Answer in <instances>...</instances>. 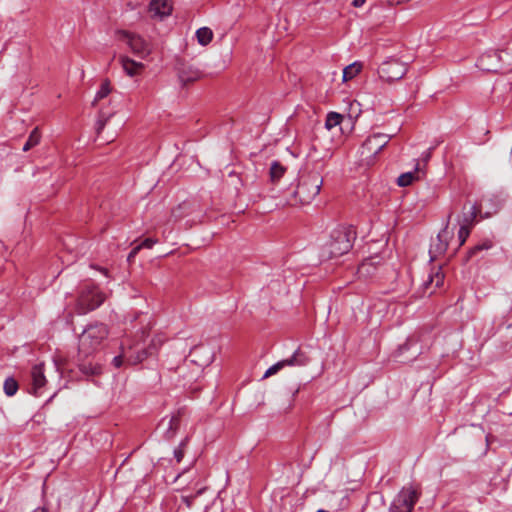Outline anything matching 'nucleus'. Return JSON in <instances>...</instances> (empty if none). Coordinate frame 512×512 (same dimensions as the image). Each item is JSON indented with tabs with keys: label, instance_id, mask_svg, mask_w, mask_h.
Returning <instances> with one entry per match:
<instances>
[{
	"label": "nucleus",
	"instance_id": "nucleus-1",
	"mask_svg": "<svg viewBox=\"0 0 512 512\" xmlns=\"http://www.w3.org/2000/svg\"><path fill=\"white\" fill-rule=\"evenodd\" d=\"M108 335L109 330L105 324L93 323L88 325L78 338L79 356L89 357L100 350Z\"/></svg>",
	"mask_w": 512,
	"mask_h": 512
},
{
	"label": "nucleus",
	"instance_id": "nucleus-2",
	"mask_svg": "<svg viewBox=\"0 0 512 512\" xmlns=\"http://www.w3.org/2000/svg\"><path fill=\"white\" fill-rule=\"evenodd\" d=\"M355 232L349 227H338L334 229L329 240L322 248V257L334 258L347 253L353 246Z\"/></svg>",
	"mask_w": 512,
	"mask_h": 512
},
{
	"label": "nucleus",
	"instance_id": "nucleus-3",
	"mask_svg": "<svg viewBox=\"0 0 512 512\" xmlns=\"http://www.w3.org/2000/svg\"><path fill=\"white\" fill-rule=\"evenodd\" d=\"M323 184L322 177L317 172L302 174L294 191V197L302 205L309 204L319 194Z\"/></svg>",
	"mask_w": 512,
	"mask_h": 512
},
{
	"label": "nucleus",
	"instance_id": "nucleus-4",
	"mask_svg": "<svg viewBox=\"0 0 512 512\" xmlns=\"http://www.w3.org/2000/svg\"><path fill=\"white\" fill-rule=\"evenodd\" d=\"M105 299V294L97 286L84 285L79 291L76 311L78 314H87L97 309Z\"/></svg>",
	"mask_w": 512,
	"mask_h": 512
},
{
	"label": "nucleus",
	"instance_id": "nucleus-5",
	"mask_svg": "<svg viewBox=\"0 0 512 512\" xmlns=\"http://www.w3.org/2000/svg\"><path fill=\"white\" fill-rule=\"evenodd\" d=\"M156 350L157 347L153 341L147 349L140 348L138 343L127 348L122 346V354L115 356L112 362L116 368H119L123 364V357H126L131 364L135 365L144 361L148 356L153 355Z\"/></svg>",
	"mask_w": 512,
	"mask_h": 512
},
{
	"label": "nucleus",
	"instance_id": "nucleus-6",
	"mask_svg": "<svg viewBox=\"0 0 512 512\" xmlns=\"http://www.w3.org/2000/svg\"><path fill=\"white\" fill-rule=\"evenodd\" d=\"M119 39L124 41L134 55L141 59H147L152 53V44L142 36L125 30L118 32Z\"/></svg>",
	"mask_w": 512,
	"mask_h": 512
},
{
	"label": "nucleus",
	"instance_id": "nucleus-7",
	"mask_svg": "<svg viewBox=\"0 0 512 512\" xmlns=\"http://www.w3.org/2000/svg\"><path fill=\"white\" fill-rule=\"evenodd\" d=\"M407 73V64L396 58L385 60L378 68L379 77L387 82L400 80Z\"/></svg>",
	"mask_w": 512,
	"mask_h": 512
},
{
	"label": "nucleus",
	"instance_id": "nucleus-8",
	"mask_svg": "<svg viewBox=\"0 0 512 512\" xmlns=\"http://www.w3.org/2000/svg\"><path fill=\"white\" fill-rule=\"evenodd\" d=\"M419 499V493L412 487H404L394 498L391 512H412Z\"/></svg>",
	"mask_w": 512,
	"mask_h": 512
},
{
	"label": "nucleus",
	"instance_id": "nucleus-9",
	"mask_svg": "<svg viewBox=\"0 0 512 512\" xmlns=\"http://www.w3.org/2000/svg\"><path fill=\"white\" fill-rule=\"evenodd\" d=\"M310 362L309 357L307 354L302 351L301 349H297L293 355L287 359L278 361L271 367H269L266 372L264 373V378H268L272 375H275L278 373L281 369H283L286 366H306Z\"/></svg>",
	"mask_w": 512,
	"mask_h": 512
},
{
	"label": "nucleus",
	"instance_id": "nucleus-10",
	"mask_svg": "<svg viewBox=\"0 0 512 512\" xmlns=\"http://www.w3.org/2000/svg\"><path fill=\"white\" fill-rule=\"evenodd\" d=\"M189 359L191 363L195 364L200 370H203L213 362L214 351L205 345L196 346L190 351Z\"/></svg>",
	"mask_w": 512,
	"mask_h": 512
},
{
	"label": "nucleus",
	"instance_id": "nucleus-11",
	"mask_svg": "<svg viewBox=\"0 0 512 512\" xmlns=\"http://www.w3.org/2000/svg\"><path fill=\"white\" fill-rule=\"evenodd\" d=\"M390 136L383 133H376L369 136L362 145L361 154L375 156L377 155L390 141Z\"/></svg>",
	"mask_w": 512,
	"mask_h": 512
},
{
	"label": "nucleus",
	"instance_id": "nucleus-12",
	"mask_svg": "<svg viewBox=\"0 0 512 512\" xmlns=\"http://www.w3.org/2000/svg\"><path fill=\"white\" fill-rule=\"evenodd\" d=\"M501 54L498 51H488L482 54L478 61L477 66L485 71H497L500 66Z\"/></svg>",
	"mask_w": 512,
	"mask_h": 512
},
{
	"label": "nucleus",
	"instance_id": "nucleus-13",
	"mask_svg": "<svg viewBox=\"0 0 512 512\" xmlns=\"http://www.w3.org/2000/svg\"><path fill=\"white\" fill-rule=\"evenodd\" d=\"M31 388L30 393L34 394L35 396H39L42 394L41 389L46 384V377L44 375V367L43 364H37L33 366L31 370Z\"/></svg>",
	"mask_w": 512,
	"mask_h": 512
},
{
	"label": "nucleus",
	"instance_id": "nucleus-14",
	"mask_svg": "<svg viewBox=\"0 0 512 512\" xmlns=\"http://www.w3.org/2000/svg\"><path fill=\"white\" fill-rule=\"evenodd\" d=\"M452 238V232L446 225L437 235L436 241L432 244L430 253L442 254L444 253L449 244V240Z\"/></svg>",
	"mask_w": 512,
	"mask_h": 512
},
{
	"label": "nucleus",
	"instance_id": "nucleus-15",
	"mask_svg": "<svg viewBox=\"0 0 512 512\" xmlns=\"http://www.w3.org/2000/svg\"><path fill=\"white\" fill-rule=\"evenodd\" d=\"M149 12L152 17L162 19L171 14L172 4L169 0H152L149 4Z\"/></svg>",
	"mask_w": 512,
	"mask_h": 512
},
{
	"label": "nucleus",
	"instance_id": "nucleus-16",
	"mask_svg": "<svg viewBox=\"0 0 512 512\" xmlns=\"http://www.w3.org/2000/svg\"><path fill=\"white\" fill-rule=\"evenodd\" d=\"M119 62L124 70V72L130 76L134 77L142 73L145 68V65L142 62L135 61L128 56H120Z\"/></svg>",
	"mask_w": 512,
	"mask_h": 512
},
{
	"label": "nucleus",
	"instance_id": "nucleus-17",
	"mask_svg": "<svg viewBox=\"0 0 512 512\" xmlns=\"http://www.w3.org/2000/svg\"><path fill=\"white\" fill-rule=\"evenodd\" d=\"M444 282V273L439 267L436 271H433L429 274L428 279L423 283L424 290H428L430 287L433 289L429 292L432 294L435 290L443 285Z\"/></svg>",
	"mask_w": 512,
	"mask_h": 512
},
{
	"label": "nucleus",
	"instance_id": "nucleus-18",
	"mask_svg": "<svg viewBox=\"0 0 512 512\" xmlns=\"http://www.w3.org/2000/svg\"><path fill=\"white\" fill-rule=\"evenodd\" d=\"M419 164L416 165L414 171L406 172L401 174L398 179L397 183L401 187L409 186L412 184L413 181L419 179L420 177V169L418 167Z\"/></svg>",
	"mask_w": 512,
	"mask_h": 512
},
{
	"label": "nucleus",
	"instance_id": "nucleus-19",
	"mask_svg": "<svg viewBox=\"0 0 512 512\" xmlns=\"http://www.w3.org/2000/svg\"><path fill=\"white\" fill-rule=\"evenodd\" d=\"M79 370L87 376H96L101 374L102 366L96 362L82 361L79 363Z\"/></svg>",
	"mask_w": 512,
	"mask_h": 512
},
{
	"label": "nucleus",
	"instance_id": "nucleus-20",
	"mask_svg": "<svg viewBox=\"0 0 512 512\" xmlns=\"http://www.w3.org/2000/svg\"><path fill=\"white\" fill-rule=\"evenodd\" d=\"M362 67V63L358 61L346 66L343 69V81L346 82L356 77L361 72Z\"/></svg>",
	"mask_w": 512,
	"mask_h": 512
},
{
	"label": "nucleus",
	"instance_id": "nucleus-21",
	"mask_svg": "<svg viewBox=\"0 0 512 512\" xmlns=\"http://www.w3.org/2000/svg\"><path fill=\"white\" fill-rule=\"evenodd\" d=\"M196 38H197V41H198V43L200 45L206 46V45H208L212 41V39H213V32L208 27L199 28L196 31Z\"/></svg>",
	"mask_w": 512,
	"mask_h": 512
},
{
	"label": "nucleus",
	"instance_id": "nucleus-22",
	"mask_svg": "<svg viewBox=\"0 0 512 512\" xmlns=\"http://www.w3.org/2000/svg\"><path fill=\"white\" fill-rule=\"evenodd\" d=\"M199 77L200 72L192 67H189L187 70L183 69L179 72V78L183 83L196 81Z\"/></svg>",
	"mask_w": 512,
	"mask_h": 512
},
{
	"label": "nucleus",
	"instance_id": "nucleus-23",
	"mask_svg": "<svg viewBox=\"0 0 512 512\" xmlns=\"http://www.w3.org/2000/svg\"><path fill=\"white\" fill-rule=\"evenodd\" d=\"M286 168L278 161H274L270 166V178L272 182H277L284 175Z\"/></svg>",
	"mask_w": 512,
	"mask_h": 512
},
{
	"label": "nucleus",
	"instance_id": "nucleus-24",
	"mask_svg": "<svg viewBox=\"0 0 512 512\" xmlns=\"http://www.w3.org/2000/svg\"><path fill=\"white\" fill-rule=\"evenodd\" d=\"M40 139H41V135H40L39 129L36 127L31 131L26 143L23 146V151H25V152L29 151L31 148L38 145L40 142Z\"/></svg>",
	"mask_w": 512,
	"mask_h": 512
},
{
	"label": "nucleus",
	"instance_id": "nucleus-25",
	"mask_svg": "<svg viewBox=\"0 0 512 512\" xmlns=\"http://www.w3.org/2000/svg\"><path fill=\"white\" fill-rule=\"evenodd\" d=\"M342 120H343V116L341 114L336 113V112H330V113H328V115L326 117L325 127L328 130H331L332 128L340 125Z\"/></svg>",
	"mask_w": 512,
	"mask_h": 512
},
{
	"label": "nucleus",
	"instance_id": "nucleus-26",
	"mask_svg": "<svg viewBox=\"0 0 512 512\" xmlns=\"http://www.w3.org/2000/svg\"><path fill=\"white\" fill-rule=\"evenodd\" d=\"M479 209L476 205H472L467 213H464L462 224H467L472 227L478 213Z\"/></svg>",
	"mask_w": 512,
	"mask_h": 512
},
{
	"label": "nucleus",
	"instance_id": "nucleus-27",
	"mask_svg": "<svg viewBox=\"0 0 512 512\" xmlns=\"http://www.w3.org/2000/svg\"><path fill=\"white\" fill-rule=\"evenodd\" d=\"M3 388H4L5 394L7 396L11 397L16 394V392L18 390V383L14 378L9 377L4 381Z\"/></svg>",
	"mask_w": 512,
	"mask_h": 512
},
{
	"label": "nucleus",
	"instance_id": "nucleus-28",
	"mask_svg": "<svg viewBox=\"0 0 512 512\" xmlns=\"http://www.w3.org/2000/svg\"><path fill=\"white\" fill-rule=\"evenodd\" d=\"M111 89H110V83L109 81H104L101 86H100V89L97 91L96 95H95V98H94V101L92 102V105H96V103L98 101H100L101 99L107 97L110 93Z\"/></svg>",
	"mask_w": 512,
	"mask_h": 512
},
{
	"label": "nucleus",
	"instance_id": "nucleus-29",
	"mask_svg": "<svg viewBox=\"0 0 512 512\" xmlns=\"http://www.w3.org/2000/svg\"><path fill=\"white\" fill-rule=\"evenodd\" d=\"M111 115L112 114L106 115L103 112L99 113L98 120H97V123H96V132H97L98 136H100V134L102 133V131H103L107 121L111 117Z\"/></svg>",
	"mask_w": 512,
	"mask_h": 512
},
{
	"label": "nucleus",
	"instance_id": "nucleus-30",
	"mask_svg": "<svg viewBox=\"0 0 512 512\" xmlns=\"http://www.w3.org/2000/svg\"><path fill=\"white\" fill-rule=\"evenodd\" d=\"M470 226H468L467 224H462L460 225V228H459V231H458V238L460 240V245H463L466 241V239L468 238L469 234H470Z\"/></svg>",
	"mask_w": 512,
	"mask_h": 512
},
{
	"label": "nucleus",
	"instance_id": "nucleus-31",
	"mask_svg": "<svg viewBox=\"0 0 512 512\" xmlns=\"http://www.w3.org/2000/svg\"><path fill=\"white\" fill-rule=\"evenodd\" d=\"M374 265V262L372 259H367L365 260L360 266H359V269H358V272L361 274V275H368L370 274L371 272V268L373 267Z\"/></svg>",
	"mask_w": 512,
	"mask_h": 512
},
{
	"label": "nucleus",
	"instance_id": "nucleus-32",
	"mask_svg": "<svg viewBox=\"0 0 512 512\" xmlns=\"http://www.w3.org/2000/svg\"><path fill=\"white\" fill-rule=\"evenodd\" d=\"M186 207H187L186 203L180 204L177 208L172 210L171 217L174 218V220L181 219L182 217L185 216V213L182 211H184L186 209Z\"/></svg>",
	"mask_w": 512,
	"mask_h": 512
},
{
	"label": "nucleus",
	"instance_id": "nucleus-33",
	"mask_svg": "<svg viewBox=\"0 0 512 512\" xmlns=\"http://www.w3.org/2000/svg\"><path fill=\"white\" fill-rule=\"evenodd\" d=\"M205 490V487H200L198 488L197 492L195 495H185L182 497L183 501L186 503L187 507H191L192 504H193V501L194 499L196 498V496L202 494Z\"/></svg>",
	"mask_w": 512,
	"mask_h": 512
},
{
	"label": "nucleus",
	"instance_id": "nucleus-34",
	"mask_svg": "<svg viewBox=\"0 0 512 512\" xmlns=\"http://www.w3.org/2000/svg\"><path fill=\"white\" fill-rule=\"evenodd\" d=\"M157 242H158L157 239L146 238L140 244H138V246H141V249H143V248L151 249Z\"/></svg>",
	"mask_w": 512,
	"mask_h": 512
},
{
	"label": "nucleus",
	"instance_id": "nucleus-35",
	"mask_svg": "<svg viewBox=\"0 0 512 512\" xmlns=\"http://www.w3.org/2000/svg\"><path fill=\"white\" fill-rule=\"evenodd\" d=\"M491 246L492 245L490 242H485L483 244L476 245L474 248L471 249L470 254L474 255V254H476L477 251L488 250L491 248Z\"/></svg>",
	"mask_w": 512,
	"mask_h": 512
},
{
	"label": "nucleus",
	"instance_id": "nucleus-36",
	"mask_svg": "<svg viewBox=\"0 0 512 512\" xmlns=\"http://www.w3.org/2000/svg\"><path fill=\"white\" fill-rule=\"evenodd\" d=\"M174 456L176 458V461L179 463L181 462V460L183 459V456H184V452L182 450V447L179 446L178 448H176L174 450Z\"/></svg>",
	"mask_w": 512,
	"mask_h": 512
},
{
	"label": "nucleus",
	"instance_id": "nucleus-37",
	"mask_svg": "<svg viewBox=\"0 0 512 512\" xmlns=\"http://www.w3.org/2000/svg\"><path fill=\"white\" fill-rule=\"evenodd\" d=\"M140 250H141V246L136 245V246L131 250V252L129 253V255H128V260L133 259V258L138 254V252H139Z\"/></svg>",
	"mask_w": 512,
	"mask_h": 512
},
{
	"label": "nucleus",
	"instance_id": "nucleus-38",
	"mask_svg": "<svg viewBox=\"0 0 512 512\" xmlns=\"http://www.w3.org/2000/svg\"><path fill=\"white\" fill-rule=\"evenodd\" d=\"M432 151V148L428 149L427 151H425L423 154H422V158L425 162H427L430 157H431V152Z\"/></svg>",
	"mask_w": 512,
	"mask_h": 512
},
{
	"label": "nucleus",
	"instance_id": "nucleus-39",
	"mask_svg": "<svg viewBox=\"0 0 512 512\" xmlns=\"http://www.w3.org/2000/svg\"><path fill=\"white\" fill-rule=\"evenodd\" d=\"M366 0H353L352 5L354 7H362L365 4Z\"/></svg>",
	"mask_w": 512,
	"mask_h": 512
},
{
	"label": "nucleus",
	"instance_id": "nucleus-40",
	"mask_svg": "<svg viewBox=\"0 0 512 512\" xmlns=\"http://www.w3.org/2000/svg\"><path fill=\"white\" fill-rule=\"evenodd\" d=\"M32 512H49V511L44 507H38V508L34 509Z\"/></svg>",
	"mask_w": 512,
	"mask_h": 512
},
{
	"label": "nucleus",
	"instance_id": "nucleus-41",
	"mask_svg": "<svg viewBox=\"0 0 512 512\" xmlns=\"http://www.w3.org/2000/svg\"><path fill=\"white\" fill-rule=\"evenodd\" d=\"M54 397H55V394L51 395V397L49 398L48 402H50Z\"/></svg>",
	"mask_w": 512,
	"mask_h": 512
},
{
	"label": "nucleus",
	"instance_id": "nucleus-42",
	"mask_svg": "<svg viewBox=\"0 0 512 512\" xmlns=\"http://www.w3.org/2000/svg\"><path fill=\"white\" fill-rule=\"evenodd\" d=\"M317 512H327V511H325L323 509H319Z\"/></svg>",
	"mask_w": 512,
	"mask_h": 512
}]
</instances>
